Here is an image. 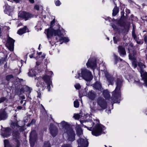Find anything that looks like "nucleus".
Listing matches in <instances>:
<instances>
[{
    "instance_id": "obj_45",
    "label": "nucleus",
    "mask_w": 147,
    "mask_h": 147,
    "mask_svg": "<svg viewBox=\"0 0 147 147\" xmlns=\"http://www.w3.org/2000/svg\"><path fill=\"white\" fill-rule=\"evenodd\" d=\"M35 122H36V121H35V120H34V119H32V120L30 123L29 124L30 125H32L34 124L35 123Z\"/></svg>"
},
{
    "instance_id": "obj_20",
    "label": "nucleus",
    "mask_w": 147,
    "mask_h": 147,
    "mask_svg": "<svg viewBox=\"0 0 147 147\" xmlns=\"http://www.w3.org/2000/svg\"><path fill=\"white\" fill-rule=\"evenodd\" d=\"M118 52L121 56H124L126 55L125 48L122 46H119L118 47Z\"/></svg>"
},
{
    "instance_id": "obj_44",
    "label": "nucleus",
    "mask_w": 147,
    "mask_h": 147,
    "mask_svg": "<svg viewBox=\"0 0 147 147\" xmlns=\"http://www.w3.org/2000/svg\"><path fill=\"white\" fill-rule=\"evenodd\" d=\"M144 37L145 42L146 43H147V34L146 35H144Z\"/></svg>"
},
{
    "instance_id": "obj_1",
    "label": "nucleus",
    "mask_w": 147,
    "mask_h": 147,
    "mask_svg": "<svg viewBox=\"0 0 147 147\" xmlns=\"http://www.w3.org/2000/svg\"><path fill=\"white\" fill-rule=\"evenodd\" d=\"M64 129V134L67 135L68 140L70 141H73L75 139V134L73 128L69 127L67 122L63 121L59 124Z\"/></svg>"
},
{
    "instance_id": "obj_62",
    "label": "nucleus",
    "mask_w": 147,
    "mask_h": 147,
    "mask_svg": "<svg viewBox=\"0 0 147 147\" xmlns=\"http://www.w3.org/2000/svg\"><path fill=\"white\" fill-rule=\"evenodd\" d=\"M24 100H21L20 102V103L21 104H22L23 103V102H24Z\"/></svg>"
},
{
    "instance_id": "obj_23",
    "label": "nucleus",
    "mask_w": 147,
    "mask_h": 147,
    "mask_svg": "<svg viewBox=\"0 0 147 147\" xmlns=\"http://www.w3.org/2000/svg\"><path fill=\"white\" fill-rule=\"evenodd\" d=\"M93 87L96 90H97L102 92L103 89L101 87L100 84L98 82H96V83L94 85Z\"/></svg>"
},
{
    "instance_id": "obj_49",
    "label": "nucleus",
    "mask_w": 147,
    "mask_h": 147,
    "mask_svg": "<svg viewBox=\"0 0 147 147\" xmlns=\"http://www.w3.org/2000/svg\"><path fill=\"white\" fill-rule=\"evenodd\" d=\"M143 41H137V43L139 44H142L143 43Z\"/></svg>"
},
{
    "instance_id": "obj_15",
    "label": "nucleus",
    "mask_w": 147,
    "mask_h": 147,
    "mask_svg": "<svg viewBox=\"0 0 147 147\" xmlns=\"http://www.w3.org/2000/svg\"><path fill=\"white\" fill-rule=\"evenodd\" d=\"M11 129L9 127L2 129L1 132V135L4 138L7 137L11 135Z\"/></svg>"
},
{
    "instance_id": "obj_17",
    "label": "nucleus",
    "mask_w": 147,
    "mask_h": 147,
    "mask_svg": "<svg viewBox=\"0 0 147 147\" xmlns=\"http://www.w3.org/2000/svg\"><path fill=\"white\" fill-rule=\"evenodd\" d=\"M13 139L16 142V147H19L20 144V142L19 140L20 139L19 134L18 132H14L13 134Z\"/></svg>"
},
{
    "instance_id": "obj_34",
    "label": "nucleus",
    "mask_w": 147,
    "mask_h": 147,
    "mask_svg": "<svg viewBox=\"0 0 147 147\" xmlns=\"http://www.w3.org/2000/svg\"><path fill=\"white\" fill-rule=\"evenodd\" d=\"M4 147H9L11 146L9 141L7 140H5L4 141Z\"/></svg>"
},
{
    "instance_id": "obj_56",
    "label": "nucleus",
    "mask_w": 147,
    "mask_h": 147,
    "mask_svg": "<svg viewBox=\"0 0 147 147\" xmlns=\"http://www.w3.org/2000/svg\"><path fill=\"white\" fill-rule=\"evenodd\" d=\"M22 99L23 100L25 98V97L24 96H21Z\"/></svg>"
},
{
    "instance_id": "obj_59",
    "label": "nucleus",
    "mask_w": 147,
    "mask_h": 147,
    "mask_svg": "<svg viewBox=\"0 0 147 147\" xmlns=\"http://www.w3.org/2000/svg\"><path fill=\"white\" fill-rule=\"evenodd\" d=\"M116 26L115 25H113L112 26V27L114 29H116Z\"/></svg>"
},
{
    "instance_id": "obj_40",
    "label": "nucleus",
    "mask_w": 147,
    "mask_h": 147,
    "mask_svg": "<svg viewBox=\"0 0 147 147\" xmlns=\"http://www.w3.org/2000/svg\"><path fill=\"white\" fill-rule=\"evenodd\" d=\"M81 116L78 114H76V115H75L74 116V117L77 119H79L81 117Z\"/></svg>"
},
{
    "instance_id": "obj_3",
    "label": "nucleus",
    "mask_w": 147,
    "mask_h": 147,
    "mask_svg": "<svg viewBox=\"0 0 147 147\" xmlns=\"http://www.w3.org/2000/svg\"><path fill=\"white\" fill-rule=\"evenodd\" d=\"M47 35L48 38L53 36L57 35V37L56 38L57 40H59L60 41H63L66 42L69 41L68 38L62 36V34L59 30H55L50 28L47 30Z\"/></svg>"
},
{
    "instance_id": "obj_55",
    "label": "nucleus",
    "mask_w": 147,
    "mask_h": 147,
    "mask_svg": "<svg viewBox=\"0 0 147 147\" xmlns=\"http://www.w3.org/2000/svg\"><path fill=\"white\" fill-rule=\"evenodd\" d=\"M36 65H38L40 64V63L39 62H36Z\"/></svg>"
},
{
    "instance_id": "obj_4",
    "label": "nucleus",
    "mask_w": 147,
    "mask_h": 147,
    "mask_svg": "<svg viewBox=\"0 0 147 147\" xmlns=\"http://www.w3.org/2000/svg\"><path fill=\"white\" fill-rule=\"evenodd\" d=\"M75 78L79 80L83 79L86 81H90L92 80L93 76L90 71L86 68H83L81 69L80 72H78Z\"/></svg>"
},
{
    "instance_id": "obj_60",
    "label": "nucleus",
    "mask_w": 147,
    "mask_h": 147,
    "mask_svg": "<svg viewBox=\"0 0 147 147\" xmlns=\"http://www.w3.org/2000/svg\"><path fill=\"white\" fill-rule=\"evenodd\" d=\"M134 38L136 42L138 41V39H137V36L135 38Z\"/></svg>"
},
{
    "instance_id": "obj_46",
    "label": "nucleus",
    "mask_w": 147,
    "mask_h": 147,
    "mask_svg": "<svg viewBox=\"0 0 147 147\" xmlns=\"http://www.w3.org/2000/svg\"><path fill=\"white\" fill-rule=\"evenodd\" d=\"M34 8L35 9L38 10L39 9V6L38 5H36L34 6Z\"/></svg>"
},
{
    "instance_id": "obj_21",
    "label": "nucleus",
    "mask_w": 147,
    "mask_h": 147,
    "mask_svg": "<svg viewBox=\"0 0 147 147\" xmlns=\"http://www.w3.org/2000/svg\"><path fill=\"white\" fill-rule=\"evenodd\" d=\"M96 94L93 91H89L87 94V96L90 100H93L96 97Z\"/></svg>"
},
{
    "instance_id": "obj_47",
    "label": "nucleus",
    "mask_w": 147,
    "mask_h": 147,
    "mask_svg": "<svg viewBox=\"0 0 147 147\" xmlns=\"http://www.w3.org/2000/svg\"><path fill=\"white\" fill-rule=\"evenodd\" d=\"M132 36L134 38H135V37H136V35L134 31L132 30Z\"/></svg>"
},
{
    "instance_id": "obj_16",
    "label": "nucleus",
    "mask_w": 147,
    "mask_h": 147,
    "mask_svg": "<svg viewBox=\"0 0 147 147\" xmlns=\"http://www.w3.org/2000/svg\"><path fill=\"white\" fill-rule=\"evenodd\" d=\"M43 80L45 81L47 85V89L48 91L50 90V85L51 84V81L50 80V77L47 75L44 76L42 78Z\"/></svg>"
},
{
    "instance_id": "obj_22",
    "label": "nucleus",
    "mask_w": 147,
    "mask_h": 147,
    "mask_svg": "<svg viewBox=\"0 0 147 147\" xmlns=\"http://www.w3.org/2000/svg\"><path fill=\"white\" fill-rule=\"evenodd\" d=\"M105 76L107 79L109 84L113 85L114 83V79L113 77L110 76L108 74H105Z\"/></svg>"
},
{
    "instance_id": "obj_14",
    "label": "nucleus",
    "mask_w": 147,
    "mask_h": 147,
    "mask_svg": "<svg viewBox=\"0 0 147 147\" xmlns=\"http://www.w3.org/2000/svg\"><path fill=\"white\" fill-rule=\"evenodd\" d=\"M18 16L19 17L24 19L25 20H28V18L31 17V14L24 11H21L19 12Z\"/></svg>"
},
{
    "instance_id": "obj_24",
    "label": "nucleus",
    "mask_w": 147,
    "mask_h": 147,
    "mask_svg": "<svg viewBox=\"0 0 147 147\" xmlns=\"http://www.w3.org/2000/svg\"><path fill=\"white\" fill-rule=\"evenodd\" d=\"M7 117V115L6 112L5 110L3 109L0 113V117L2 120H5Z\"/></svg>"
},
{
    "instance_id": "obj_19",
    "label": "nucleus",
    "mask_w": 147,
    "mask_h": 147,
    "mask_svg": "<svg viewBox=\"0 0 147 147\" xmlns=\"http://www.w3.org/2000/svg\"><path fill=\"white\" fill-rule=\"evenodd\" d=\"M36 86L40 90H43L46 87L43 80L38 81L36 84Z\"/></svg>"
},
{
    "instance_id": "obj_54",
    "label": "nucleus",
    "mask_w": 147,
    "mask_h": 147,
    "mask_svg": "<svg viewBox=\"0 0 147 147\" xmlns=\"http://www.w3.org/2000/svg\"><path fill=\"white\" fill-rule=\"evenodd\" d=\"M29 1L31 3H34V0H29Z\"/></svg>"
},
{
    "instance_id": "obj_48",
    "label": "nucleus",
    "mask_w": 147,
    "mask_h": 147,
    "mask_svg": "<svg viewBox=\"0 0 147 147\" xmlns=\"http://www.w3.org/2000/svg\"><path fill=\"white\" fill-rule=\"evenodd\" d=\"M38 93V96L37 97L39 98H40L41 97V93L40 92H37Z\"/></svg>"
},
{
    "instance_id": "obj_32",
    "label": "nucleus",
    "mask_w": 147,
    "mask_h": 147,
    "mask_svg": "<svg viewBox=\"0 0 147 147\" xmlns=\"http://www.w3.org/2000/svg\"><path fill=\"white\" fill-rule=\"evenodd\" d=\"M23 88L25 92H28L29 93H30L31 90H32V89L27 86H23Z\"/></svg>"
},
{
    "instance_id": "obj_12",
    "label": "nucleus",
    "mask_w": 147,
    "mask_h": 147,
    "mask_svg": "<svg viewBox=\"0 0 147 147\" xmlns=\"http://www.w3.org/2000/svg\"><path fill=\"white\" fill-rule=\"evenodd\" d=\"M81 123L84 127H86L90 131L92 130V127L94 125V123L91 120L83 122H81Z\"/></svg>"
},
{
    "instance_id": "obj_63",
    "label": "nucleus",
    "mask_w": 147,
    "mask_h": 147,
    "mask_svg": "<svg viewBox=\"0 0 147 147\" xmlns=\"http://www.w3.org/2000/svg\"><path fill=\"white\" fill-rule=\"evenodd\" d=\"M40 44L39 45V47H38V49L40 50Z\"/></svg>"
},
{
    "instance_id": "obj_26",
    "label": "nucleus",
    "mask_w": 147,
    "mask_h": 147,
    "mask_svg": "<svg viewBox=\"0 0 147 147\" xmlns=\"http://www.w3.org/2000/svg\"><path fill=\"white\" fill-rule=\"evenodd\" d=\"M76 130L77 135L79 136L82 134V131L80 126L79 125H77L76 127Z\"/></svg>"
},
{
    "instance_id": "obj_5",
    "label": "nucleus",
    "mask_w": 147,
    "mask_h": 147,
    "mask_svg": "<svg viewBox=\"0 0 147 147\" xmlns=\"http://www.w3.org/2000/svg\"><path fill=\"white\" fill-rule=\"evenodd\" d=\"M105 129V127L103 125L97 124L93 128L91 133L93 135L98 136L100 135L102 133H105L103 131Z\"/></svg>"
},
{
    "instance_id": "obj_11",
    "label": "nucleus",
    "mask_w": 147,
    "mask_h": 147,
    "mask_svg": "<svg viewBox=\"0 0 147 147\" xmlns=\"http://www.w3.org/2000/svg\"><path fill=\"white\" fill-rule=\"evenodd\" d=\"M49 129L50 133L53 137H55L57 134L58 132V128L53 123L50 124Z\"/></svg>"
},
{
    "instance_id": "obj_37",
    "label": "nucleus",
    "mask_w": 147,
    "mask_h": 147,
    "mask_svg": "<svg viewBox=\"0 0 147 147\" xmlns=\"http://www.w3.org/2000/svg\"><path fill=\"white\" fill-rule=\"evenodd\" d=\"M51 146L49 142L45 141V142L44 147H50Z\"/></svg>"
},
{
    "instance_id": "obj_6",
    "label": "nucleus",
    "mask_w": 147,
    "mask_h": 147,
    "mask_svg": "<svg viewBox=\"0 0 147 147\" xmlns=\"http://www.w3.org/2000/svg\"><path fill=\"white\" fill-rule=\"evenodd\" d=\"M133 45L132 44H130L128 46V52L129 53V59L133 61V63L134 64V67H137V64L136 63V59L135 57V56L136 55V52L134 50L133 51V54H131L130 53V50L131 49V48H133Z\"/></svg>"
},
{
    "instance_id": "obj_39",
    "label": "nucleus",
    "mask_w": 147,
    "mask_h": 147,
    "mask_svg": "<svg viewBox=\"0 0 147 147\" xmlns=\"http://www.w3.org/2000/svg\"><path fill=\"white\" fill-rule=\"evenodd\" d=\"M113 40L115 43H117V42L119 40V39L118 37L115 36L113 38Z\"/></svg>"
},
{
    "instance_id": "obj_35",
    "label": "nucleus",
    "mask_w": 147,
    "mask_h": 147,
    "mask_svg": "<svg viewBox=\"0 0 147 147\" xmlns=\"http://www.w3.org/2000/svg\"><path fill=\"white\" fill-rule=\"evenodd\" d=\"M8 101L7 98L5 97H2L0 98V103L5 101L7 102Z\"/></svg>"
},
{
    "instance_id": "obj_31",
    "label": "nucleus",
    "mask_w": 147,
    "mask_h": 147,
    "mask_svg": "<svg viewBox=\"0 0 147 147\" xmlns=\"http://www.w3.org/2000/svg\"><path fill=\"white\" fill-rule=\"evenodd\" d=\"M119 9L118 7L116 6L113 9V10L112 15L113 16H116L119 12Z\"/></svg>"
},
{
    "instance_id": "obj_52",
    "label": "nucleus",
    "mask_w": 147,
    "mask_h": 147,
    "mask_svg": "<svg viewBox=\"0 0 147 147\" xmlns=\"http://www.w3.org/2000/svg\"><path fill=\"white\" fill-rule=\"evenodd\" d=\"M34 53H33L31 55H30L29 56H30V58H32L34 56Z\"/></svg>"
},
{
    "instance_id": "obj_53",
    "label": "nucleus",
    "mask_w": 147,
    "mask_h": 147,
    "mask_svg": "<svg viewBox=\"0 0 147 147\" xmlns=\"http://www.w3.org/2000/svg\"><path fill=\"white\" fill-rule=\"evenodd\" d=\"M17 108L18 109L20 110L22 109V107L21 106H19L17 107Z\"/></svg>"
},
{
    "instance_id": "obj_33",
    "label": "nucleus",
    "mask_w": 147,
    "mask_h": 147,
    "mask_svg": "<svg viewBox=\"0 0 147 147\" xmlns=\"http://www.w3.org/2000/svg\"><path fill=\"white\" fill-rule=\"evenodd\" d=\"M11 126L12 128H14L16 127H18L20 126L18 125V123L16 121L13 122L11 124Z\"/></svg>"
},
{
    "instance_id": "obj_13",
    "label": "nucleus",
    "mask_w": 147,
    "mask_h": 147,
    "mask_svg": "<svg viewBox=\"0 0 147 147\" xmlns=\"http://www.w3.org/2000/svg\"><path fill=\"white\" fill-rule=\"evenodd\" d=\"M77 142L78 144V147H87L88 146V142L86 140L80 138Z\"/></svg>"
},
{
    "instance_id": "obj_41",
    "label": "nucleus",
    "mask_w": 147,
    "mask_h": 147,
    "mask_svg": "<svg viewBox=\"0 0 147 147\" xmlns=\"http://www.w3.org/2000/svg\"><path fill=\"white\" fill-rule=\"evenodd\" d=\"M75 88L77 89H79L80 88V86L79 84H77L74 86Z\"/></svg>"
},
{
    "instance_id": "obj_42",
    "label": "nucleus",
    "mask_w": 147,
    "mask_h": 147,
    "mask_svg": "<svg viewBox=\"0 0 147 147\" xmlns=\"http://www.w3.org/2000/svg\"><path fill=\"white\" fill-rule=\"evenodd\" d=\"M25 92L24 90V89L23 87L20 90V95L22 94Z\"/></svg>"
},
{
    "instance_id": "obj_7",
    "label": "nucleus",
    "mask_w": 147,
    "mask_h": 147,
    "mask_svg": "<svg viewBox=\"0 0 147 147\" xmlns=\"http://www.w3.org/2000/svg\"><path fill=\"white\" fill-rule=\"evenodd\" d=\"M15 41V40L8 36L5 46L11 51H12L13 50Z\"/></svg>"
},
{
    "instance_id": "obj_36",
    "label": "nucleus",
    "mask_w": 147,
    "mask_h": 147,
    "mask_svg": "<svg viewBox=\"0 0 147 147\" xmlns=\"http://www.w3.org/2000/svg\"><path fill=\"white\" fill-rule=\"evenodd\" d=\"M74 106L76 108H78L79 107V102L77 100L74 102Z\"/></svg>"
},
{
    "instance_id": "obj_18",
    "label": "nucleus",
    "mask_w": 147,
    "mask_h": 147,
    "mask_svg": "<svg viewBox=\"0 0 147 147\" xmlns=\"http://www.w3.org/2000/svg\"><path fill=\"white\" fill-rule=\"evenodd\" d=\"M5 9L4 11L5 13L9 16H11L13 13V8L10 7L7 4H5Z\"/></svg>"
},
{
    "instance_id": "obj_58",
    "label": "nucleus",
    "mask_w": 147,
    "mask_h": 147,
    "mask_svg": "<svg viewBox=\"0 0 147 147\" xmlns=\"http://www.w3.org/2000/svg\"><path fill=\"white\" fill-rule=\"evenodd\" d=\"M45 55H43L41 56V57L42 58V59H44L45 58Z\"/></svg>"
},
{
    "instance_id": "obj_57",
    "label": "nucleus",
    "mask_w": 147,
    "mask_h": 147,
    "mask_svg": "<svg viewBox=\"0 0 147 147\" xmlns=\"http://www.w3.org/2000/svg\"><path fill=\"white\" fill-rule=\"evenodd\" d=\"M114 56L116 60H117V56L115 55H114Z\"/></svg>"
},
{
    "instance_id": "obj_30",
    "label": "nucleus",
    "mask_w": 147,
    "mask_h": 147,
    "mask_svg": "<svg viewBox=\"0 0 147 147\" xmlns=\"http://www.w3.org/2000/svg\"><path fill=\"white\" fill-rule=\"evenodd\" d=\"M138 66L140 69V72L144 71V69L145 68L146 66L143 63L141 62L139 63L138 64Z\"/></svg>"
},
{
    "instance_id": "obj_27",
    "label": "nucleus",
    "mask_w": 147,
    "mask_h": 147,
    "mask_svg": "<svg viewBox=\"0 0 147 147\" xmlns=\"http://www.w3.org/2000/svg\"><path fill=\"white\" fill-rule=\"evenodd\" d=\"M26 27L24 26L23 28L20 29L18 31L17 33L19 35H22L23 34L26 32Z\"/></svg>"
},
{
    "instance_id": "obj_61",
    "label": "nucleus",
    "mask_w": 147,
    "mask_h": 147,
    "mask_svg": "<svg viewBox=\"0 0 147 147\" xmlns=\"http://www.w3.org/2000/svg\"><path fill=\"white\" fill-rule=\"evenodd\" d=\"M42 53V52H40L38 53V55H41Z\"/></svg>"
},
{
    "instance_id": "obj_9",
    "label": "nucleus",
    "mask_w": 147,
    "mask_h": 147,
    "mask_svg": "<svg viewBox=\"0 0 147 147\" xmlns=\"http://www.w3.org/2000/svg\"><path fill=\"white\" fill-rule=\"evenodd\" d=\"M37 135L35 130H33L31 131L30 135V142L31 146L33 147L36 141Z\"/></svg>"
},
{
    "instance_id": "obj_50",
    "label": "nucleus",
    "mask_w": 147,
    "mask_h": 147,
    "mask_svg": "<svg viewBox=\"0 0 147 147\" xmlns=\"http://www.w3.org/2000/svg\"><path fill=\"white\" fill-rule=\"evenodd\" d=\"M55 23V20H53L51 22V27H52V26Z\"/></svg>"
},
{
    "instance_id": "obj_25",
    "label": "nucleus",
    "mask_w": 147,
    "mask_h": 147,
    "mask_svg": "<svg viewBox=\"0 0 147 147\" xmlns=\"http://www.w3.org/2000/svg\"><path fill=\"white\" fill-rule=\"evenodd\" d=\"M142 79L144 80V83L147 81V72L143 71L140 72Z\"/></svg>"
},
{
    "instance_id": "obj_64",
    "label": "nucleus",
    "mask_w": 147,
    "mask_h": 147,
    "mask_svg": "<svg viewBox=\"0 0 147 147\" xmlns=\"http://www.w3.org/2000/svg\"><path fill=\"white\" fill-rule=\"evenodd\" d=\"M26 102L25 101V102L23 104V106H24L26 105Z\"/></svg>"
},
{
    "instance_id": "obj_38",
    "label": "nucleus",
    "mask_w": 147,
    "mask_h": 147,
    "mask_svg": "<svg viewBox=\"0 0 147 147\" xmlns=\"http://www.w3.org/2000/svg\"><path fill=\"white\" fill-rule=\"evenodd\" d=\"M13 76L12 75H9L7 76L6 77V79L7 81H9L10 79L13 78Z\"/></svg>"
},
{
    "instance_id": "obj_2",
    "label": "nucleus",
    "mask_w": 147,
    "mask_h": 147,
    "mask_svg": "<svg viewBox=\"0 0 147 147\" xmlns=\"http://www.w3.org/2000/svg\"><path fill=\"white\" fill-rule=\"evenodd\" d=\"M123 81L121 79L117 78L116 82V86L115 90L113 92L112 100L113 102L115 103L120 100L121 97L120 88L122 86Z\"/></svg>"
},
{
    "instance_id": "obj_10",
    "label": "nucleus",
    "mask_w": 147,
    "mask_h": 147,
    "mask_svg": "<svg viewBox=\"0 0 147 147\" xmlns=\"http://www.w3.org/2000/svg\"><path fill=\"white\" fill-rule=\"evenodd\" d=\"M86 65L87 67L94 69L96 67V61L94 59H89Z\"/></svg>"
},
{
    "instance_id": "obj_29",
    "label": "nucleus",
    "mask_w": 147,
    "mask_h": 147,
    "mask_svg": "<svg viewBox=\"0 0 147 147\" xmlns=\"http://www.w3.org/2000/svg\"><path fill=\"white\" fill-rule=\"evenodd\" d=\"M102 92L105 97L106 99H109L110 97L109 93L107 90H102Z\"/></svg>"
},
{
    "instance_id": "obj_28",
    "label": "nucleus",
    "mask_w": 147,
    "mask_h": 147,
    "mask_svg": "<svg viewBox=\"0 0 147 147\" xmlns=\"http://www.w3.org/2000/svg\"><path fill=\"white\" fill-rule=\"evenodd\" d=\"M36 72L33 69H29L28 73V76L30 77H33L36 75Z\"/></svg>"
},
{
    "instance_id": "obj_43",
    "label": "nucleus",
    "mask_w": 147,
    "mask_h": 147,
    "mask_svg": "<svg viewBox=\"0 0 147 147\" xmlns=\"http://www.w3.org/2000/svg\"><path fill=\"white\" fill-rule=\"evenodd\" d=\"M61 3L59 0H57L55 2V5L57 6H59L60 5Z\"/></svg>"
},
{
    "instance_id": "obj_51",
    "label": "nucleus",
    "mask_w": 147,
    "mask_h": 147,
    "mask_svg": "<svg viewBox=\"0 0 147 147\" xmlns=\"http://www.w3.org/2000/svg\"><path fill=\"white\" fill-rule=\"evenodd\" d=\"M61 147H70V146L67 144H65L63 146H62Z\"/></svg>"
},
{
    "instance_id": "obj_8",
    "label": "nucleus",
    "mask_w": 147,
    "mask_h": 147,
    "mask_svg": "<svg viewBox=\"0 0 147 147\" xmlns=\"http://www.w3.org/2000/svg\"><path fill=\"white\" fill-rule=\"evenodd\" d=\"M97 102L98 105L102 109H105L106 108L107 104L105 100L103 98L99 97L97 99Z\"/></svg>"
}]
</instances>
